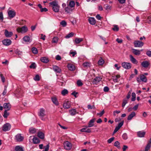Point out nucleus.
I'll return each mask as SVG.
<instances>
[{
    "mask_svg": "<svg viewBox=\"0 0 151 151\" xmlns=\"http://www.w3.org/2000/svg\"><path fill=\"white\" fill-rule=\"evenodd\" d=\"M134 47H141L144 45V43L139 40L134 41Z\"/></svg>",
    "mask_w": 151,
    "mask_h": 151,
    "instance_id": "nucleus-7",
    "label": "nucleus"
},
{
    "mask_svg": "<svg viewBox=\"0 0 151 151\" xmlns=\"http://www.w3.org/2000/svg\"><path fill=\"white\" fill-rule=\"evenodd\" d=\"M132 101H134L135 100V96H136V94L134 93H132Z\"/></svg>",
    "mask_w": 151,
    "mask_h": 151,
    "instance_id": "nucleus-47",
    "label": "nucleus"
},
{
    "mask_svg": "<svg viewBox=\"0 0 151 151\" xmlns=\"http://www.w3.org/2000/svg\"><path fill=\"white\" fill-rule=\"evenodd\" d=\"M102 79L101 77H97L94 78L93 81V84H97L101 81Z\"/></svg>",
    "mask_w": 151,
    "mask_h": 151,
    "instance_id": "nucleus-15",
    "label": "nucleus"
},
{
    "mask_svg": "<svg viewBox=\"0 0 151 151\" xmlns=\"http://www.w3.org/2000/svg\"><path fill=\"white\" fill-rule=\"evenodd\" d=\"M104 60L102 58H101L100 59L98 62V64L99 65H102L104 63Z\"/></svg>",
    "mask_w": 151,
    "mask_h": 151,
    "instance_id": "nucleus-37",
    "label": "nucleus"
},
{
    "mask_svg": "<svg viewBox=\"0 0 151 151\" xmlns=\"http://www.w3.org/2000/svg\"><path fill=\"white\" fill-rule=\"evenodd\" d=\"M120 77L119 75H117L116 76H112V79L113 81L115 82H117L118 81V79Z\"/></svg>",
    "mask_w": 151,
    "mask_h": 151,
    "instance_id": "nucleus-29",
    "label": "nucleus"
},
{
    "mask_svg": "<svg viewBox=\"0 0 151 151\" xmlns=\"http://www.w3.org/2000/svg\"><path fill=\"white\" fill-rule=\"evenodd\" d=\"M7 86L6 85H5L4 86V90L2 93V95L3 96L5 95L7 92Z\"/></svg>",
    "mask_w": 151,
    "mask_h": 151,
    "instance_id": "nucleus-43",
    "label": "nucleus"
},
{
    "mask_svg": "<svg viewBox=\"0 0 151 151\" xmlns=\"http://www.w3.org/2000/svg\"><path fill=\"white\" fill-rule=\"evenodd\" d=\"M60 24L63 27H65L67 25V23L64 20L60 22Z\"/></svg>",
    "mask_w": 151,
    "mask_h": 151,
    "instance_id": "nucleus-48",
    "label": "nucleus"
},
{
    "mask_svg": "<svg viewBox=\"0 0 151 151\" xmlns=\"http://www.w3.org/2000/svg\"><path fill=\"white\" fill-rule=\"evenodd\" d=\"M74 9V8H72L67 6L65 9V11L68 14H70L73 12Z\"/></svg>",
    "mask_w": 151,
    "mask_h": 151,
    "instance_id": "nucleus-10",
    "label": "nucleus"
},
{
    "mask_svg": "<svg viewBox=\"0 0 151 151\" xmlns=\"http://www.w3.org/2000/svg\"><path fill=\"white\" fill-rule=\"evenodd\" d=\"M74 33L73 32H71L65 37L66 38H69L73 36Z\"/></svg>",
    "mask_w": 151,
    "mask_h": 151,
    "instance_id": "nucleus-44",
    "label": "nucleus"
},
{
    "mask_svg": "<svg viewBox=\"0 0 151 151\" xmlns=\"http://www.w3.org/2000/svg\"><path fill=\"white\" fill-rule=\"evenodd\" d=\"M63 145L64 148L65 150H70L72 148V145L71 143L68 141L64 142Z\"/></svg>",
    "mask_w": 151,
    "mask_h": 151,
    "instance_id": "nucleus-5",
    "label": "nucleus"
},
{
    "mask_svg": "<svg viewBox=\"0 0 151 151\" xmlns=\"http://www.w3.org/2000/svg\"><path fill=\"white\" fill-rule=\"evenodd\" d=\"M86 128H83L81 129V132H86L90 133L91 132V130L90 129H86Z\"/></svg>",
    "mask_w": 151,
    "mask_h": 151,
    "instance_id": "nucleus-30",
    "label": "nucleus"
},
{
    "mask_svg": "<svg viewBox=\"0 0 151 151\" xmlns=\"http://www.w3.org/2000/svg\"><path fill=\"white\" fill-rule=\"evenodd\" d=\"M122 137L124 139L126 140L128 138V136L127 134L126 133H124L122 135Z\"/></svg>",
    "mask_w": 151,
    "mask_h": 151,
    "instance_id": "nucleus-49",
    "label": "nucleus"
},
{
    "mask_svg": "<svg viewBox=\"0 0 151 151\" xmlns=\"http://www.w3.org/2000/svg\"><path fill=\"white\" fill-rule=\"evenodd\" d=\"M50 4L52 6L53 11L55 12H58L59 11L60 6L58 2L55 1L50 3Z\"/></svg>",
    "mask_w": 151,
    "mask_h": 151,
    "instance_id": "nucleus-1",
    "label": "nucleus"
},
{
    "mask_svg": "<svg viewBox=\"0 0 151 151\" xmlns=\"http://www.w3.org/2000/svg\"><path fill=\"white\" fill-rule=\"evenodd\" d=\"M75 2L73 1H71L69 2L68 6L72 8H74L73 7L75 6Z\"/></svg>",
    "mask_w": 151,
    "mask_h": 151,
    "instance_id": "nucleus-31",
    "label": "nucleus"
},
{
    "mask_svg": "<svg viewBox=\"0 0 151 151\" xmlns=\"http://www.w3.org/2000/svg\"><path fill=\"white\" fill-rule=\"evenodd\" d=\"M58 81L59 83V84L61 86H63L65 83V81L62 80H60V81H59V80H58Z\"/></svg>",
    "mask_w": 151,
    "mask_h": 151,
    "instance_id": "nucleus-56",
    "label": "nucleus"
},
{
    "mask_svg": "<svg viewBox=\"0 0 151 151\" xmlns=\"http://www.w3.org/2000/svg\"><path fill=\"white\" fill-rule=\"evenodd\" d=\"M33 142L35 144H38L40 143V141L38 138L36 137H34L32 139Z\"/></svg>",
    "mask_w": 151,
    "mask_h": 151,
    "instance_id": "nucleus-34",
    "label": "nucleus"
},
{
    "mask_svg": "<svg viewBox=\"0 0 151 151\" xmlns=\"http://www.w3.org/2000/svg\"><path fill=\"white\" fill-rule=\"evenodd\" d=\"M8 14L10 19H11L15 16L16 12L15 11L13 10H8Z\"/></svg>",
    "mask_w": 151,
    "mask_h": 151,
    "instance_id": "nucleus-6",
    "label": "nucleus"
},
{
    "mask_svg": "<svg viewBox=\"0 0 151 151\" xmlns=\"http://www.w3.org/2000/svg\"><path fill=\"white\" fill-rule=\"evenodd\" d=\"M41 37H40V39H42L43 40H45L46 36L45 35H43L42 34H40Z\"/></svg>",
    "mask_w": 151,
    "mask_h": 151,
    "instance_id": "nucleus-63",
    "label": "nucleus"
},
{
    "mask_svg": "<svg viewBox=\"0 0 151 151\" xmlns=\"http://www.w3.org/2000/svg\"><path fill=\"white\" fill-rule=\"evenodd\" d=\"M34 79L35 81H39L40 80V78L39 75H36L35 77L34 78Z\"/></svg>",
    "mask_w": 151,
    "mask_h": 151,
    "instance_id": "nucleus-55",
    "label": "nucleus"
},
{
    "mask_svg": "<svg viewBox=\"0 0 151 151\" xmlns=\"http://www.w3.org/2000/svg\"><path fill=\"white\" fill-rule=\"evenodd\" d=\"M29 132L32 134L36 132L35 129L33 128H31L29 129Z\"/></svg>",
    "mask_w": 151,
    "mask_h": 151,
    "instance_id": "nucleus-51",
    "label": "nucleus"
},
{
    "mask_svg": "<svg viewBox=\"0 0 151 151\" xmlns=\"http://www.w3.org/2000/svg\"><path fill=\"white\" fill-rule=\"evenodd\" d=\"M58 38L57 37H54L52 39V42L53 43H57L58 41Z\"/></svg>",
    "mask_w": 151,
    "mask_h": 151,
    "instance_id": "nucleus-39",
    "label": "nucleus"
},
{
    "mask_svg": "<svg viewBox=\"0 0 151 151\" xmlns=\"http://www.w3.org/2000/svg\"><path fill=\"white\" fill-rule=\"evenodd\" d=\"M52 68L53 70L56 73H60L61 71V69L56 65H53Z\"/></svg>",
    "mask_w": 151,
    "mask_h": 151,
    "instance_id": "nucleus-19",
    "label": "nucleus"
},
{
    "mask_svg": "<svg viewBox=\"0 0 151 151\" xmlns=\"http://www.w3.org/2000/svg\"><path fill=\"white\" fill-rule=\"evenodd\" d=\"M127 100L126 99H124L123 100V103L122 104V107H124L126 104L127 103Z\"/></svg>",
    "mask_w": 151,
    "mask_h": 151,
    "instance_id": "nucleus-50",
    "label": "nucleus"
},
{
    "mask_svg": "<svg viewBox=\"0 0 151 151\" xmlns=\"http://www.w3.org/2000/svg\"><path fill=\"white\" fill-rule=\"evenodd\" d=\"M114 27L112 28V29L115 31H118L119 30V28L118 26L116 25H113Z\"/></svg>",
    "mask_w": 151,
    "mask_h": 151,
    "instance_id": "nucleus-38",
    "label": "nucleus"
},
{
    "mask_svg": "<svg viewBox=\"0 0 151 151\" xmlns=\"http://www.w3.org/2000/svg\"><path fill=\"white\" fill-rule=\"evenodd\" d=\"M146 54L149 57H151V51L150 50L147 51L146 52Z\"/></svg>",
    "mask_w": 151,
    "mask_h": 151,
    "instance_id": "nucleus-64",
    "label": "nucleus"
},
{
    "mask_svg": "<svg viewBox=\"0 0 151 151\" xmlns=\"http://www.w3.org/2000/svg\"><path fill=\"white\" fill-rule=\"evenodd\" d=\"M124 123V121H122L118 125V126H117L118 127H119V128H120L122 126L123 124Z\"/></svg>",
    "mask_w": 151,
    "mask_h": 151,
    "instance_id": "nucleus-59",
    "label": "nucleus"
},
{
    "mask_svg": "<svg viewBox=\"0 0 151 151\" xmlns=\"http://www.w3.org/2000/svg\"><path fill=\"white\" fill-rule=\"evenodd\" d=\"M38 115L41 120L45 121L47 117H45L46 114L45 109L42 108L40 109V111L38 113Z\"/></svg>",
    "mask_w": 151,
    "mask_h": 151,
    "instance_id": "nucleus-2",
    "label": "nucleus"
},
{
    "mask_svg": "<svg viewBox=\"0 0 151 151\" xmlns=\"http://www.w3.org/2000/svg\"><path fill=\"white\" fill-rule=\"evenodd\" d=\"M124 123V121H122L118 125V126H117L118 127H119V128H120L122 126L123 124Z\"/></svg>",
    "mask_w": 151,
    "mask_h": 151,
    "instance_id": "nucleus-58",
    "label": "nucleus"
},
{
    "mask_svg": "<svg viewBox=\"0 0 151 151\" xmlns=\"http://www.w3.org/2000/svg\"><path fill=\"white\" fill-rule=\"evenodd\" d=\"M69 112L71 115H74L76 113V110L75 109H72L69 110Z\"/></svg>",
    "mask_w": 151,
    "mask_h": 151,
    "instance_id": "nucleus-35",
    "label": "nucleus"
},
{
    "mask_svg": "<svg viewBox=\"0 0 151 151\" xmlns=\"http://www.w3.org/2000/svg\"><path fill=\"white\" fill-rule=\"evenodd\" d=\"M15 150L16 151H24L23 147L22 146L18 145L15 147Z\"/></svg>",
    "mask_w": 151,
    "mask_h": 151,
    "instance_id": "nucleus-28",
    "label": "nucleus"
},
{
    "mask_svg": "<svg viewBox=\"0 0 151 151\" xmlns=\"http://www.w3.org/2000/svg\"><path fill=\"white\" fill-rule=\"evenodd\" d=\"M28 30V29L26 26H24L21 27H18L17 29V31L19 33H24Z\"/></svg>",
    "mask_w": 151,
    "mask_h": 151,
    "instance_id": "nucleus-3",
    "label": "nucleus"
},
{
    "mask_svg": "<svg viewBox=\"0 0 151 151\" xmlns=\"http://www.w3.org/2000/svg\"><path fill=\"white\" fill-rule=\"evenodd\" d=\"M11 105L9 103H4L3 104L4 109H6V110L9 111L11 108Z\"/></svg>",
    "mask_w": 151,
    "mask_h": 151,
    "instance_id": "nucleus-14",
    "label": "nucleus"
},
{
    "mask_svg": "<svg viewBox=\"0 0 151 151\" xmlns=\"http://www.w3.org/2000/svg\"><path fill=\"white\" fill-rule=\"evenodd\" d=\"M114 139V137H111V138H110V139H109L108 140V143H111L112 141H113Z\"/></svg>",
    "mask_w": 151,
    "mask_h": 151,
    "instance_id": "nucleus-60",
    "label": "nucleus"
},
{
    "mask_svg": "<svg viewBox=\"0 0 151 151\" xmlns=\"http://www.w3.org/2000/svg\"><path fill=\"white\" fill-rule=\"evenodd\" d=\"M7 110H5L3 115V116L5 118H6L9 115V113L7 112Z\"/></svg>",
    "mask_w": 151,
    "mask_h": 151,
    "instance_id": "nucleus-41",
    "label": "nucleus"
},
{
    "mask_svg": "<svg viewBox=\"0 0 151 151\" xmlns=\"http://www.w3.org/2000/svg\"><path fill=\"white\" fill-rule=\"evenodd\" d=\"M4 35L7 37H10L13 35L12 32H9L7 29H5L4 32Z\"/></svg>",
    "mask_w": 151,
    "mask_h": 151,
    "instance_id": "nucleus-12",
    "label": "nucleus"
},
{
    "mask_svg": "<svg viewBox=\"0 0 151 151\" xmlns=\"http://www.w3.org/2000/svg\"><path fill=\"white\" fill-rule=\"evenodd\" d=\"M90 63L88 62H85L83 63V65L85 67H90Z\"/></svg>",
    "mask_w": 151,
    "mask_h": 151,
    "instance_id": "nucleus-42",
    "label": "nucleus"
},
{
    "mask_svg": "<svg viewBox=\"0 0 151 151\" xmlns=\"http://www.w3.org/2000/svg\"><path fill=\"white\" fill-rule=\"evenodd\" d=\"M32 52L35 54H36L38 53L37 49L35 47H33L32 48Z\"/></svg>",
    "mask_w": 151,
    "mask_h": 151,
    "instance_id": "nucleus-45",
    "label": "nucleus"
},
{
    "mask_svg": "<svg viewBox=\"0 0 151 151\" xmlns=\"http://www.w3.org/2000/svg\"><path fill=\"white\" fill-rule=\"evenodd\" d=\"M133 53L136 55H138L140 54V50L133 49H132Z\"/></svg>",
    "mask_w": 151,
    "mask_h": 151,
    "instance_id": "nucleus-26",
    "label": "nucleus"
},
{
    "mask_svg": "<svg viewBox=\"0 0 151 151\" xmlns=\"http://www.w3.org/2000/svg\"><path fill=\"white\" fill-rule=\"evenodd\" d=\"M95 119H93L90 120L89 123H88V127H91L94 126V122H95Z\"/></svg>",
    "mask_w": 151,
    "mask_h": 151,
    "instance_id": "nucleus-22",
    "label": "nucleus"
},
{
    "mask_svg": "<svg viewBox=\"0 0 151 151\" xmlns=\"http://www.w3.org/2000/svg\"><path fill=\"white\" fill-rule=\"evenodd\" d=\"M49 145H47L46 146L44 147L45 149V151H48L49 149Z\"/></svg>",
    "mask_w": 151,
    "mask_h": 151,
    "instance_id": "nucleus-61",
    "label": "nucleus"
},
{
    "mask_svg": "<svg viewBox=\"0 0 151 151\" xmlns=\"http://www.w3.org/2000/svg\"><path fill=\"white\" fill-rule=\"evenodd\" d=\"M136 115L135 113L134 112H132L128 116L127 119L129 120H131Z\"/></svg>",
    "mask_w": 151,
    "mask_h": 151,
    "instance_id": "nucleus-25",
    "label": "nucleus"
},
{
    "mask_svg": "<svg viewBox=\"0 0 151 151\" xmlns=\"http://www.w3.org/2000/svg\"><path fill=\"white\" fill-rule=\"evenodd\" d=\"M104 113V110H103L100 113H97V114L98 115H99L100 116H101Z\"/></svg>",
    "mask_w": 151,
    "mask_h": 151,
    "instance_id": "nucleus-62",
    "label": "nucleus"
},
{
    "mask_svg": "<svg viewBox=\"0 0 151 151\" xmlns=\"http://www.w3.org/2000/svg\"><path fill=\"white\" fill-rule=\"evenodd\" d=\"M3 44L6 46H9L12 43V41L10 39H6L3 40L2 41Z\"/></svg>",
    "mask_w": 151,
    "mask_h": 151,
    "instance_id": "nucleus-9",
    "label": "nucleus"
},
{
    "mask_svg": "<svg viewBox=\"0 0 151 151\" xmlns=\"http://www.w3.org/2000/svg\"><path fill=\"white\" fill-rule=\"evenodd\" d=\"M40 60L42 62L45 63H47L49 61L48 58L46 57L42 58Z\"/></svg>",
    "mask_w": 151,
    "mask_h": 151,
    "instance_id": "nucleus-32",
    "label": "nucleus"
},
{
    "mask_svg": "<svg viewBox=\"0 0 151 151\" xmlns=\"http://www.w3.org/2000/svg\"><path fill=\"white\" fill-rule=\"evenodd\" d=\"M88 21L89 23L91 25H94L96 23V20L93 17H91L88 18Z\"/></svg>",
    "mask_w": 151,
    "mask_h": 151,
    "instance_id": "nucleus-16",
    "label": "nucleus"
},
{
    "mask_svg": "<svg viewBox=\"0 0 151 151\" xmlns=\"http://www.w3.org/2000/svg\"><path fill=\"white\" fill-rule=\"evenodd\" d=\"M145 134V132L143 131H139L137 133L138 136L140 137H144Z\"/></svg>",
    "mask_w": 151,
    "mask_h": 151,
    "instance_id": "nucleus-20",
    "label": "nucleus"
},
{
    "mask_svg": "<svg viewBox=\"0 0 151 151\" xmlns=\"http://www.w3.org/2000/svg\"><path fill=\"white\" fill-rule=\"evenodd\" d=\"M122 66L124 68L128 69L131 68V64L130 63L123 62L122 63Z\"/></svg>",
    "mask_w": 151,
    "mask_h": 151,
    "instance_id": "nucleus-11",
    "label": "nucleus"
},
{
    "mask_svg": "<svg viewBox=\"0 0 151 151\" xmlns=\"http://www.w3.org/2000/svg\"><path fill=\"white\" fill-rule=\"evenodd\" d=\"M23 39L25 42H31L30 37L28 36H26L24 37Z\"/></svg>",
    "mask_w": 151,
    "mask_h": 151,
    "instance_id": "nucleus-24",
    "label": "nucleus"
},
{
    "mask_svg": "<svg viewBox=\"0 0 151 151\" xmlns=\"http://www.w3.org/2000/svg\"><path fill=\"white\" fill-rule=\"evenodd\" d=\"M141 65L142 67L145 68H147L150 65V63L148 61H144L141 63Z\"/></svg>",
    "mask_w": 151,
    "mask_h": 151,
    "instance_id": "nucleus-13",
    "label": "nucleus"
},
{
    "mask_svg": "<svg viewBox=\"0 0 151 151\" xmlns=\"http://www.w3.org/2000/svg\"><path fill=\"white\" fill-rule=\"evenodd\" d=\"M83 39L82 38H76L75 40V42L76 44H79L82 41Z\"/></svg>",
    "mask_w": 151,
    "mask_h": 151,
    "instance_id": "nucleus-33",
    "label": "nucleus"
},
{
    "mask_svg": "<svg viewBox=\"0 0 151 151\" xmlns=\"http://www.w3.org/2000/svg\"><path fill=\"white\" fill-rule=\"evenodd\" d=\"M77 84L78 86H81L83 85V83L80 80H78L77 81Z\"/></svg>",
    "mask_w": 151,
    "mask_h": 151,
    "instance_id": "nucleus-52",
    "label": "nucleus"
},
{
    "mask_svg": "<svg viewBox=\"0 0 151 151\" xmlns=\"http://www.w3.org/2000/svg\"><path fill=\"white\" fill-rule=\"evenodd\" d=\"M0 76L1 78V81L3 83H4L5 82V78L3 76L2 74L0 73Z\"/></svg>",
    "mask_w": 151,
    "mask_h": 151,
    "instance_id": "nucleus-53",
    "label": "nucleus"
},
{
    "mask_svg": "<svg viewBox=\"0 0 151 151\" xmlns=\"http://www.w3.org/2000/svg\"><path fill=\"white\" fill-rule=\"evenodd\" d=\"M63 106L65 109H69L71 106L70 102L67 100H65L63 103Z\"/></svg>",
    "mask_w": 151,
    "mask_h": 151,
    "instance_id": "nucleus-8",
    "label": "nucleus"
},
{
    "mask_svg": "<svg viewBox=\"0 0 151 151\" xmlns=\"http://www.w3.org/2000/svg\"><path fill=\"white\" fill-rule=\"evenodd\" d=\"M53 103L56 105L58 106L59 103L57 99L55 97H53L51 98Z\"/></svg>",
    "mask_w": 151,
    "mask_h": 151,
    "instance_id": "nucleus-27",
    "label": "nucleus"
},
{
    "mask_svg": "<svg viewBox=\"0 0 151 151\" xmlns=\"http://www.w3.org/2000/svg\"><path fill=\"white\" fill-rule=\"evenodd\" d=\"M68 91L66 89H65L63 90L61 92V93L63 96L65 95L66 94H68Z\"/></svg>",
    "mask_w": 151,
    "mask_h": 151,
    "instance_id": "nucleus-46",
    "label": "nucleus"
},
{
    "mask_svg": "<svg viewBox=\"0 0 151 151\" xmlns=\"http://www.w3.org/2000/svg\"><path fill=\"white\" fill-rule=\"evenodd\" d=\"M11 127V125L10 123H6L4 124L2 127V130L4 132H6L9 130Z\"/></svg>",
    "mask_w": 151,
    "mask_h": 151,
    "instance_id": "nucleus-4",
    "label": "nucleus"
},
{
    "mask_svg": "<svg viewBox=\"0 0 151 151\" xmlns=\"http://www.w3.org/2000/svg\"><path fill=\"white\" fill-rule=\"evenodd\" d=\"M38 136L41 139H43L44 137V134L41 132H38Z\"/></svg>",
    "mask_w": 151,
    "mask_h": 151,
    "instance_id": "nucleus-36",
    "label": "nucleus"
},
{
    "mask_svg": "<svg viewBox=\"0 0 151 151\" xmlns=\"http://www.w3.org/2000/svg\"><path fill=\"white\" fill-rule=\"evenodd\" d=\"M23 137L21 136L20 134H17L16 136V139L17 141H21L23 140Z\"/></svg>",
    "mask_w": 151,
    "mask_h": 151,
    "instance_id": "nucleus-17",
    "label": "nucleus"
},
{
    "mask_svg": "<svg viewBox=\"0 0 151 151\" xmlns=\"http://www.w3.org/2000/svg\"><path fill=\"white\" fill-rule=\"evenodd\" d=\"M131 61L134 64H137L138 61L135 59L132 55H129Z\"/></svg>",
    "mask_w": 151,
    "mask_h": 151,
    "instance_id": "nucleus-21",
    "label": "nucleus"
},
{
    "mask_svg": "<svg viewBox=\"0 0 151 151\" xmlns=\"http://www.w3.org/2000/svg\"><path fill=\"white\" fill-rule=\"evenodd\" d=\"M140 80L142 81L145 83L147 82V78L144 75L142 74L140 75Z\"/></svg>",
    "mask_w": 151,
    "mask_h": 151,
    "instance_id": "nucleus-23",
    "label": "nucleus"
},
{
    "mask_svg": "<svg viewBox=\"0 0 151 151\" xmlns=\"http://www.w3.org/2000/svg\"><path fill=\"white\" fill-rule=\"evenodd\" d=\"M36 67V65L35 63H32L31 65L29 66V68H33V69L35 68Z\"/></svg>",
    "mask_w": 151,
    "mask_h": 151,
    "instance_id": "nucleus-57",
    "label": "nucleus"
},
{
    "mask_svg": "<svg viewBox=\"0 0 151 151\" xmlns=\"http://www.w3.org/2000/svg\"><path fill=\"white\" fill-rule=\"evenodd\" d=\"M67 67L69 70L70 71H73L75 69V66L71 63H68Z\"/></svg>",
    "mask_w": 151,
    "mask_h": 151,
    "instance_id": "nucleus-18",
    "label": "nucleus"
},
{
    "mask_svg": "<svg viewBox=\"0 0 151 151\" xmlns=\"http://www.w3.org/2000/svg\"><path fill=\"white\" fill-rule=\"evenodd\" d=\"M151 145L147 144L145 147V151H148L150 149V147H151Z\"/></svg>",
    "mask_w": 151,
    "mask_h": 151,
    "instance_id": "nucleus-54",
    "label": "nucleus"
},
{
    "mask_svg": "<svg viewBox=\"0 0 151 151\" xmlns=\"http://www.w3.org/2000/svg\"><path fill=\"white\" fill-rule=\"evenodd\" d=\"M120 143L118 141L115 142L114 143V146L117 147L119 149L120 148Z\"/></svg>",
    "mask_w": 151,
    "mask_h": 151,
    "instance_id": "nucleus-40",
    "label": "nucleus"
}]
</instances>
